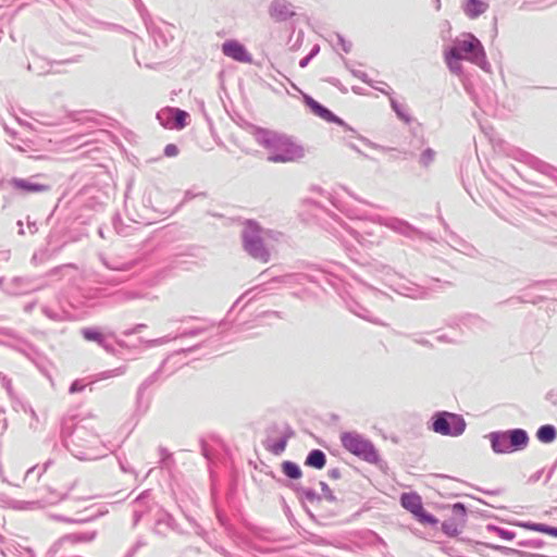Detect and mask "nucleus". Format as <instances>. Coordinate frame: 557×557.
<instances>
[{
    "mask_svg": "<svg viewBox=\"0 0 557 557\" xmlns=\"http://www.w3.org/2000/svg\"><path fill=\"white\" fill-rule=\"evenodd\" d=\"M400 505L413 516L423 508L422 498L416 492L403 493L400 495Z\"/></svg>",
    "mask_w": 557,
    "mask_h": 557,
    "instance_id": "bb28decb",
    "label": "nucleus"
},
{
    "mask_svg": "<svg viewBox=\"0 0 557 557\" xmlns=\"http://www.w3.org/2000/svg\"><path fill=\"white\" fill-rule=\"evenodd\" d=\"M281 470L289 480H299L302 476L301 468L295 461L284 460L281 463Z\"/></svg>",
    "mask_w": 557,
    "mask_h": 557,
    "instance_id": "c9c22d12",
    "label": "nucleus"
},
{
    "mask_svg": "<svg viewBox=\"0 0 557 557\" xmlns=\"http://www.w3.org/2000/svg\"><path fill=\"white\" fill-rule=\"evenodd\" d=\"M189 521L195 524L196 527V534L200 536L202 540H205L209 545H212V541L209 536V533L199 524H197L193 519H189Z\"/></svg>",
    "mask_w": 557,
    "mask_h": 557,
    "instance_id": "052dcab7",
    "label": "nucleus"
},
{
    "mask_svg": "<svg viewBox=\"0 0 557 557\" xmlns=\"http://www.w3.org/2000/svg\"><path fill=\"white\" fill-rule=\"evenodd\" d=\"M337 44L342 47L345 53H349L352 48V44L349 40H346L343 35L336 34Z\"/></svg>",
    "mask_w": 557,
    "mask_h": 557,
    "instance_id": "680f3d73",
    "label": "nucleus"
},
{
    "mask_svg": "<svg viewBox=\"0 0 557 557\" xmlns=\"http://www.w3.org/2000/svg\"><path fill=\"white\" fill-rule=\"evenodd\" d=\"M293 435L294 431L289 426H287L285 433L280 438L273 442L268 441L264 444L265 448L273 455H281L285 450L287 442Z\"/></svg>",
    "mask_w": 557,
    "mask_h": 557,
    "instance_id": "7c9ffc66",
    "label": "nucleus"
},
{
    "mask_svg": "<svg viewBox=\"0 0 557 557\" xmlns=\"http://www.w3.org/2000/svg\"><path fill=\"white\" fill-rule=\"evenodd\" d=\"M206 331H207L206 327H193L189 330H184L183 332L176 334L175 336L166 335V336H163L160 338L146 341V344L149 347H154V346H159V345L165 344L170 341L181 338V337H195V336H198V335L205 333Z\"/></svg>",
    "mask_w": 557,
    "mask_h": 557,
    "instance_id": "a878e982",
    "label": "nucleus"
},
{
    "mask_svg": "<svg viewBox=\"0 0 557 557\" xmlns=\"http://www.w3.org/2000/svg\"><path fill=\"white\" fill-rule=\"evenodd\" d=\"M85 386L86 385L81 380H75L71 383L69 392L71 394L79 393L84 391Z\"/></svg>",
    "mask_w": 557,
    "mask_h": 557,
    "instance_id": "0e129e2a",
    "label": "nucleus"
},
{
    "mask_svg": "<svg viewBox=\"0 0 557 557\" xmlns=\"http://www.w3.org/2000/svg\"><path fill=\"white\" fill-rule=\"evenodd\" d=\"M216 519L221 527L225 529L227 533H232L234 531L233 525L230 523L228 518L221 510H216Z\"/></svg>",
    "mask_w": 557,
    "mask_h": 557,
    "instance_id": "6e6d98bb",
    "label": "nucleus"
},
{
    "mask_svg": "<svg viewBox=\"0 0 557 557\" xmlns=\"http://www.w3.org/2000/svg\"><path fill=\"white\" fill-rule=\"evenodd\" d=\"M82 336L88 342L97 343L108 354L115 356L117 354L113 343L109 341L115 337L114 333L104 334L98 327H84L81 330Z\"/></svg>",
    "mask_w": 557,
    "mask_h": 557,
    "instance_id": "2eb2a0df",
    "label": "nucleus"
},
{
    "mask_svg": "<svg viewBox=\"0 0 557 557\" xmlns=\"http://www.w3.org/2000/svg\"><path fill=\"white\" fill-rule=\"evenodd\" d=\"M151 490L143 491L132 503L136 508L133 510V528L137 527L143 517L151 510Z\"/></svg>",
    "mask_w": 557,
    "mask_h": 557,
    "instance_id": "f3484780",
    "label": "nucleus"
},
{
    "mask_svg": "<svg viewBox=\"0 0 557 557\" xmlns=\"http://www.w3.org/2000/svg\"><path fill=\"white\" fill-rule=\"evenodd\" d=\"M460 528L461 525L460 523L457 522V519L455 517H451L443 521L441 524L442 532L448 537L458 536L461 532Z\"/></svg>",
    "mask_w": 557,
    "mask_h": 557,
    "instance_id": "58836bf2",
    "label": "nucleus"
},
{
    "mask_svg": "<svg viewBox=\"0 0 557 557\" xmlns=\"http://www.w3.org/2000/svg\"><path fill=\"white\" fill-rule=\"evenodd\" d=\"M426 428L442 436L458 437L465 433L467 422L459 413L438 410L431 416L426 422Z\"/></svg>",
    "mask_w": 557,
    "mask_h": 557,
    "instance_id": "423d86ee",
    "label": "nucleus"
},
{
    "mask_svg": "<svg viewBox=\"0 0 557 557\" xmlns=\"http://www.w3.org/2000/svg\"><path fill=\"white\" fill-rule=\"evenodd\" d=\"M517 545L519 547H524V548L540 549V548L544 547L545 542L542 539H530V540L518 541Z\"/></svg>",
    "mask_w": 557,
    "mask_h": 557,
    "instance_id": "de8ad7c7",
    "label": "nucleus"
},
{
    "mask_svg": "<svg viewBox=\"0 0 557 557\" xmlns=\"http://www.w3.org/2000/svg\"><path fill=\"white\" fill-rule=\"evenodd\" d=\"M169 530L181 532L175 518L170 512L161 510L156 519L152 532L158 536L166 537Z\"/></svg>",
    "mask_w": 557,
    "mask_h": 557,
    "instance_id": "a211bd4d",
    "label": "nucleus"
},
{
    "mask_svg": "<svg viewBox=\"0 0 557 557\" xmlns=\"http://www.w3.org/2000/svg\"><path fill=\"white\" fill-rule=\"evenodd\" d=\"M252 135L257 144L268 151L269 162L288 163L305 157V148L285 134L256 127Z\"/></svg>",
    "mask_w": 557,
    "mask_h": 557,
    "instance_id": "f03ea898",
    "label": "nucleus"
},
{
    "mask_svg": "<svg viewBox=\"0 0 557 557\" xmlns=\"http://www.w3.org/2000/svg\"><path fill=\"white\" fill-rule=\"evenodd\" d=\"M44 281L37 276H15L5 282L0 278V287L4 293L11 296L25 295L36 292L44 287Z\"/></svg>",
    "mask_w": 557,
    "mask_h": 557,
    "instance_id": "1a4fd4ad",
    "label": "nucleus"
},
{
    "mask_svg": "<svg viewBox=\"0 0 557 557\" xmlns=\"http://www.w3.org/2000/svg\"><path fill=\"white\" fill-rule=\"evenodd\" d=\"M138 259H133L129 261H116V260H107L102 259L103 265L111 270V271H117V272H127L133 270L138 264Z\"/></svg>",
    "mask_w": 557,
    "mask_h": 557,
    "instance_id": "72a5a7b5",
    "label": "nucleus"
},
{
    "mask_svg": "<svg viewBox=\"0 0 557 557\" xmlns=\"http://www.w3.org/2000/svg\"><path fill=\"white\" fill-rule=\"evenodd\" d=\"M451 511L455 516H459L461 519H460V525L461 528L465 527L466 524V521H467V513H468V509L466 507V505L463 503H455L453 506H451Z\"/></svg>",
    "mask_w": 557,
    "mask_h": 557,
    "instance_id": "49530a36",
    "label": "nucleus"
},
{
    "mask_svg": "<svg viewBox=\"0 0 557 557\" xmlns=\"http://www.w3.org/2000/svg\"><path fill=\"white\" fill-rule=\"evenodd\" d=\"M96 535H97L96 531L70 533V534L62 536L53 545L52 549L54 552H57L59 546H62L63 544H66V543H70V544L88 543V542L94 541Z\"/></svg>",
    "mask_w": 557,
    "mask_h": 557,
    "instance_id": "393cba45",
    "label": "nucleus"
},
{
    "mask_svg": "<svg viewBox=\"0 0 557 557\" xmlns=\"http://www.w3.org/2000/svg\"><path fill=\"white\" fill-rule=\"evenodd\" d=\"M346 307L355 315L372 323L380 324V322L372 317V312L357 300L352 298L346 300Z\"/></svg>",
    "mask_w": 557,
    "mask_h": 557,
    "instance_id": "c756f323",
    "label": "nucleus"
},
{
    "mask_svg": "<svg viewBox=\"0 0 557 557\" xmlns=\"http://www.w3.org/2000/svg\"><path fill=\"white\" fill-rule=\"evenodd\" d=\"M391 107L393 111L395 112L396 116L403 121L405 124L409 125L413 119L408 112V109L405 104L399 103L396 99L393 97H389Z\"/></svg>",
    "mask_w": 557,
    "mask_h": 557,
    "instance_id": "4c0bfd02",
    "label": "nucleus"
},
{
    "mask_svg": "<svg viewBox=\"0 0 557 557\" xmlns=\"http://www.w3.org/2000/svg\"><path fill=\"white\" fill-rule=\"evenodd\" d=\"M178 147L174 144H168L163 151L165 157H175L178 154Z\"/></svg>",
    "mask_w": 557,
    "mask_h": 557,
    "instance_id": "69168bd1",
    "label": "nucleus"
},
{
    "mask_svg": "<svg viewBox=\"0 0 557 557\" xmlns=\"http://www.w3.org/2000/svg\"><path fill=\"white\" fill-rule=\"evenodd\" d=\"M289 487L293 490V492L296 494V496L302 504L305 502L319 503L322 500V496L311 487H304L300 484L294 483H292Z\"/></svg>",
    "mask_w": 557,
    "mask_h": 557,
    "instance_id": "cd10ccee",
    "label": "nucleus"
},
{
    "mask_svg": "<svg viewBox=\"0 0 557 557\" xmlns=\"http://www.w3.org/2000/svg\"><path fill=\"white\" fill-rule=\"evenodd\" d=\"M125 371H126V367H124V366L115 368L113 370L103 371L98 374L97 380H107L110 377L119 376V375L124 374Z\"/></svg>",
    "mask_w": 557,
    "mask_h": 557,
    "instance_id": "864d4df0",
    "label": "nucleus"
},
{
    "mask_svg": "<svg viewBox=\"0 0 557 557\" xmlns=\"http://www.w3.org/2000/svg\"><path fill=\"white\" fill-rule=\"evenodd\" d=\"M42 313L52 321H62L63 320V312L55 311L47 306H44L41 308Z\"/></svg>",
    "mask_w": 557,
    "mask_h": 557,
    "instance_id": "4d7b16f0",
    "label": "nucleus"
},
{
    "mask_svg": "<svg viewBox=\"0 0 557 557\" xmlns=\"http://www.w3.org/2000/svg\"><path fill=\"white\" fill-rule=\"evenodd\" d=\"M244 250L255 260L267 263L270 260V251L262 238V227L255 220H246L242 231Z\"/></svg>",
    "mask_w": 557,
    "mask_h": 557,
    "instance_id": "6e6552de",
    "label": "nucleus"
},
{
    "mask_svg": "<svg viewBox=\"0 0 557 557\" xmlns=\"http://www.w3.org/2000/svg\"><path fill=\"white\" fill-rule=\"evenodd\" d=\"M494 454L505 455L521 451L528 447L530 436L524 429L516 428L506 431H493L486 435Z\"/></svg>",
    "mask_w": 557,
    "mask_h": 557,
    "instance_id": "39448f33",
    "label": "nucleus"
},
{
    "mask_svg": "<svg viewBox=\"0 0 557 557\" xmlns=\"http://www.w3.org/2000/svg\"><path fill=\"white\" fill-rule=\"evenodd\" d=\"M189 114L178 108L165 107L157 113L159 123L169 129H183L187 125Z\"/></svg>",
    "mask_w": 557,
    "mask_h": 557,
    "instance_id": "9b49d317",
    "label": "nucleus"
},
{
    "mask_svg": "<svg viewBox=\"0 0 557 557\" xmlns=\"http://www.w3.org/2000/svg\"><path fill=\"white\" fill-rule=\"evenodd\" d=\"M413 517L417 521L424 525L436 527L438 524V519L433 513L426 511L424 507Z\"/></svg>",
    "mask_w": 557,
    "mask_h": 557,
    "instance_id": "79ce46f5",
    "label": "nucleus"
},
{
    "mask_svg": "<svg viewBox=\"0 0 557 557\" xmlns=\"http://www.w3.org/2000/svg\"><path fill=\"white\" fill-rule=\"evenodd\" d=\"M440 32H441V38L443 40H449L450 39V32H451V25L449 21L445 20L442 21L440 24Z\"/></svg>",
    "mask_w": 557,
    "mask_h": 557,
    "instance_id": "bf43d9fd",
    "label": "nucleus"
},
{
    "mask_svg": "<svg viewBox=\"0 0 557 557\" xmlns=\"http://www.w3.org/2000/svg\"><path fill=\"white\" fill-rule=\"evenodd\" d=\"M216 553L221 554L224 557H233V555L225 549L223 546L215 544L212 542V545H210Z\"/></svg>",
    "mask_w": 557,
    "mask_h": 557,
    "instance_id": "774afa93",
    "label": "nucleus"
},
{
    "mask_svg": "<svg viewBox=\"0 0 557 557\" xmlns=\"http://www.w3.org/2000/svg\"><path fill=\"white\" fill-rule=\"evenodd\" d=\"M326 82L330 83L332 86L336 87L341 92H343V94L348 92L347 87H345L338 78L329 77V78H326Z\"/></svg>",
    "mask_w": 557,
    "mask_h": 557,
    "instance_id": "e2e57ef3",
    "label": "nucleus"
},
{
    "mask_svg": "<svg viewBox=\"0 0 557 557\" xmlns=\"http://www.w3.org/2000/svg\"><path fill=\"white\" fill-rule=\"evenodd\" d=\"M434 158L435 151L432 148H426L422 151L419 162L422 166L428 168L434 161Z\"/></svg>",
    "mask_w": 557,
    "mask_h": 557,
    "instance_id": "603ef678",
    "label": "nucleus"
},
{
    "mask_svg": "<svg viewBox=\"0 0 557 557\" xmlns=\"http://www.w3.org/2000/svg\"><path fill=\"white\" fill-rule=\"evenodd\" d=\"M161 371H162V367L157 369L152 374H150L147 379H145L138 388H140L141 391H147V388H149L152 384H154L157 382Z\"/></svg>",
    "mask_w": 557,
    "mask_h": 557,
    "instance_id": "5fc2aeb1",
    "label": "nucleus"
},
{
    "mask_svg": "<svg viewBox=\"0 0 557 557\" xmlns=\"http://www.w3.org/2000/svg\"><path fill=\"white\" fill-rule=\"evenodd\" d=\"M159 454H160V461H159L160 468L171 470L172 467L175 465L173 455L165 447H159Z\"/></svg>",
    "mask_w": 557,
    "mask_h": 557,
    "instance_id": "37998d69",
    "label": "nucleus"
},
{
    "mask_svg": "<svg viewBox=\"0 0 557 557\" xmlns=\"http://www.w3.org/2000/svg\"><path fill=\"white\" fill-rule=\"evenodd\" d=\"M128 276H111V277H104L99 281L101 284H109L113 286H117L120 284H123L128 281Z\"/></svg>",
    "mask_w": 557,
    "mask_h": 557,
    "instance_id": "13d9d810",
    "label": "nucleus"
},
{
    "mask_svg": "<svg viewBox=\"0 0 557 557\" xmlns=\"http://www.w3.org/2000/svg\"><path fill=\"white\" fill-rule=\"evenodd\" d=\"M535 435L539 442L550 444L557 438V429L553 424H544L537 429Z\"/></svg>",
    "mask_w": 557,
    "mask_h": 557,
    "instance_id": "f704fd0d",
    "label": "nucleus"
},
{
    "mask_svg": "<svg viewBox=\"0 0 557 557\" xmlns=\"http://www.w3.org/2000/svg\"><path fill=\"white\" fill-rule=\"evenodd\" d=\"M444 60L448 67V70L456 75H461L463 73V67L461 64V58L451 51L449 48L444 51Z\"/></svg>",
    "mask_w": 557,
    "mask_h": 557,
    "instance_id": "473e14b6",
    "label": "nucleus"
},
{
    "mask_svg": "<svg viewBox=\"0 0 557 557\" xmlns=\"http://www.w3.org/2000/svg\"><path fill=\"white\" fill-rule=\"evenodd\" d=\"M326 460L325 453L321 449L314 448L308 453L305 459V466L321 470L325 467Z\"/></svg>",
    "mask_w": 557,
    "mask_h": 557,
    "instance_id": "2f4dec72",
    "label": "nucleus"
},
{
    "mask_svg": "<svg viewBox=\"0 0 557 557\" xmlns=\"http://www.w3.org/2000/svg\"><path fill=\"white\" fill-rule=\"evenodd\" d=\"M323 281H326V275L324 272L320 270H314L312 273H290L281 276H274L262 283L253 286L252 288L246 290L233 305L231 310L228 311V315L233 311L235 307H237L240 302L245 301L242 309H244L249 302L253 301L261 294L272 293L280 288L281 285H293L300 284L304 285L307 282H312L318 285H321Z\"/></svg>",
    "mask_w": 557,
    "mask_h": 557,
    "instance_id": "7ed1b4c3",
    "label": "nucleus"
},
{
    "mask_svg": "<svg viewBox=\"0 0 557 557\" xmlns=\"http://www.w3.org/2000/svg\"><path fill=\"white\" fill-rule=\"evenodd\" d=\"M488 9V4L482 0H465L462 4L463 13L469 18H476Z\"/></svg>",
    "mask_w": 557,
    "mask_h": 557,
    "instance_id": "c85d7f7f",
    "label": "nucleus"
},
{
    "mask_svg": "<svg viewBox=\"0 0 557 557\" xmlns=\"http://www.w3.org/2000/svg\"><path fill=\"white\" fill-rule=\"evenodd\" d=\"M302 100L306 107H308L314 115L319 116L320 119L329 123H334L336 125L344 127L347 131L355 133V129L351 128L342 117L337 116L329 108L313 99L310 95L304 94Z\"/></svg>",
    "mask_w": 557,
    "mask_h": 557,
    "instance_id": "f8f14e48",
    "label": "nucleus"
},
{
    "mask_svg": "<svg viewBox=\"0 0 557 557\" xmlns=\"http://www.w3.org/2000/svg\"><path fill=\"white\" fill-rule=\"evenodd\" d=\"M448 48L462 60L471 62L486 73H491V64L487 61L485 49L472 33H462L460 37L453 40V45Z\"/></svg>",
    "mask_w": 557,
    "mask_h": 557,
    "instance_id": "20e7f679",
    "label": "nucleus"
},
{
    "mask_svg": "<svg viewBox=\"0 0 557 557\" xmlns=\"http://www.w3.org/2000/svg\"><path fill=\"white\" fill-rule=\"evenodd\" d=\"M446 324L451 329L462 330L465 327L469 331H485L488 326V323L483 318L473 313L450 318Z\"/></svg>",
    "mask_w": 557,
    "mask_h": 557,
    "instance_id": "4468645a",
    "label": "nucleus"
},
{
    "mask_svg": "<svg viewBox=\"0 0 557 557\" xmlns=\"http://www.w3.org/2000/svg\"><path fill=\"white\" fill-rule=\"evenodd\" d=\"M145 392L146 391L138 388L136 393L135 413L139 417L144 416L148 411L151 403V397L146 396Z\"/></svg>",
    "mask_w": 557,
    "mask_h": 557,
    "instance_id": "e433bc0d",
    "label": "nucleus"
},
{
    "mask_svg": "<svg viewBox=\"0 0 557 557\" xmlns=\"http://www.w3.org/2000/svg\"><path fill=\"white\" fill-rule=\"evenodd\" d=\"M12 507L17 510H33L35 508L41 507L40 502H24V500H14Z\"/></svg>",
    "mask_w": 557,
    "mask_h": 557,
    "instance_id": "8fccbe9b",
    "label": "nucleus"
},
{
    "mask_svg": "<svg viewBox=\"0 0 557 557\" xmlns=\"http://www.w3.org/2000/svg\"><path fill=\"white\" fill-rule=\"evenodd\" d=\"M342 61L345 65V67L351 73V75L354 77H357L359 78L361 82H363L364 84L369 85V86H372V79L369 78L368 74L364 73V72H361V71H358V70H355L350 66V63H349V60H347L346 58L342 57Z\"/></svg>",
    "mask_w": 557,
    "mask_h": 557,
    "instance_id": "c03bdc74",
    "label": "nucleus"
},
{
    "mask_svg": "<svg viewBox=\"0 0 557 557\" xmlns=\"http://www.w3.org/2000/svg\"><path fill=\"white\" fill-rule=\"evenodd\" d=\"M222 52L224 55L242 63H250L251 54L246 47L236 39H228L222 44Z\"/></svg>",
    "mask_w": 557,
    "mask_h": 557,
    "instance_id": "dca6fc26",
    "label": "nucleus"
},
{
    "mask_svg": "<svg viewBox=\"0 0 557 557\" xmlns=\"http://www.w3.org/2000/svg\"><path fill=\"white\" fill-rule=\"evenodd\" d=\"M10 185L22 194H35L50 190V186L47 184H40L30 180L18 177L11 178Z\"/></svg>",
    "mask_w": 557,
    "mask_h": 557,
    "instance_id": "4be33fe9",
    "label": "nucleus"
},
{
    "mask_svg": "<svg viewBox=\"0 0 557 557\" xmlns=\"http://www.w3.org/2000/svg\"><path fill=\"white\" fill-rule=\"evenodd\" d=\"M341 444L345 450L368 463L379 465L381 461V456L374 444L358 432H343Z\"/></svg>",
    "mask_w": 557,
    "mask_h": 557,
    "instance_id": "0eeeda50",
    "label": "nucleus"
},
{
    "mask_svg": "<svg viewBox=\"0 0 557 557\" xmlns=\"http://www.w3.org/2000/svg\"><path fill=\"white\" fill-rule=\"evenodd\" d=\"M95 296L97 297H114L117 302H125L135 300L141 297L140 293L136 290L119 289L115 292H109L107 287H97L95 289Z\"/></svg>",
    "mask_w": 557,
    "mask_h": 557,
    "instance_id": "b1692460",
    "label": "nucleus"
},
{
    "mask_svg": "<svg viewBox=\"0 0 557 557\" xmlns=\"http://www.w3.org/2000/svg\"><path fill=\"white\" fill-rule=\"evenodd\" d=\"M41 372H47L48 360L35 346L30 350L28 358Z\"/></svg>",
    "mask_w": 557,
    "mask_h": 557,
    "instance_id": "ea45409f",
    "label": "nucleus"
},
{
    "mask_svg": "<svg viewBox=\"0 0 557 557\" xmlns=\"http://www.w3.org/2000/svg\"><path fill=\"white\" fill-rule=\"evenodd\" d=\"M269 14L275 22L281 23L292 18L296 13L286 0H273L269 8Z\"/></svg>",
    "mask_w": 557,
    "mask_h": 557,
    "instance_id": "412c9836",
    "label": "nucleus"
},
{
    "mask_svg": "<svg viewBox=\"0 0 557 557\" xmlns=\"http://www.w3.org/2000/svg\"><path fill=\"white\" fill-rule=\"evenodd\" d=\"M145 545L146 542L141 539H138L136 543L132 546V548L128 550L125 557H133L137 553V550Z\"/></svg>",
    "mask_w": 557,
    "mask_h": 557,
    "instance_id": "338daca9",
    "label": "nucleus"
},
{
    "mask_svg": "<svg viewBox=\"0 0 557 557\" xmlns=\"http://www.w3.org/2000/svg\"><path fill=\"white\" fill-rule=\"evenodd\" d=\"M2 544L0 553L3 557H35L32 548L24 547L16 542H0Z\"/></svg>",
    "mask_w": 557,
    "mask_h": 557,
    "instance_id": "5701e85b",
    "label": "nucleus"
},
{
    "mask_svg": "<svg viewBox=\"0 0 557 557\" xmlns=\"http://www.w3.org/2000/svg\"><path fill=\"white\" fill-rule=\"evenodd\" d=\"M513 524L517 527H520L522 529L535 531V532H540V533H544V529L546 525V523L533 522V521H516Z\"/></svg>",
    "mask_w": 557,
    "mask_h": 557,
    "instance_id": "a18cd8bd",
    "label": "nucleus"
},
{
    "mask_svg": "<svg viewBox=\"0 0 557 557\" xmlns=\"http://www.w3.org/2000/svg\"><path fill=\"white\" fill-rule=\"evenodd\" d=\"M147 29L153 39L157 47H166L170 40L173 39V36L170 32V26L165 23L157 24L151 22L150 24H146Z\"/></svg>",
    "mask_w": 557,
    "mask_h": 557,
    "instance_id": "6ab92c4d",
    "label": "nucleus"
},
{
    "mask_svg": "<svg viewBox=\"0 0 557 557\" xmlns=\"http://www.w3.org/2000/svg\"><path fill=\"white\" fill-rule=\"evenodd\" d=\"M302 536L307 542H310L318 546H323L327 544V541L325 539L307 530H304Z\"/></svg>",
    "mask_w": 557,
    "mask_h": 557,
    "instance_id": "3c124183",
    "label": "nucleus"
},
{
    "mask_svg": "<svg viewBox=\"0 0 557 557\" xmlns=\"http://www.w3.org/2000/svg\"><path fill=\"white\" fill-rule=\"evenodd\" d=\"M392 287L397 294L414 299L424 298L428 295V290L424 287H421L410 281L400 280Z\"/></svg>",
    "mask_w": 557,
    "mask_h": 557,
    "instance_id": "aec40b11",
    "label": "nucleus"
},
{
    "mask_svg": "<svg viewBox=\"0 0 557 557\" xmlns=\"http://www.w3.org/2000/svg\"><path fill=\"white\" fill-rule=\"evenodd\" d=\"M485 529L487 532L495 533L505 541H512L516 537V532L508 529H504L496 524L488 523L486 524Z\"/></svg>",
    "mask_w": 557,
    "mask_h": 557,
    "instance_id": "a19ab883",
    "label": "nucleus"
},
{
    "mask_svg": "<svg viewBox=\"0 0 557 557\" xmlns=\"http://www.w3.org/2000/svg\"><path fill=\"white\" fill-rule=\"evenodd\" d=\"M319 485L322 491V499L324 498L329 503H337L338 498L335 496L334 492L330 488V486L324 482L320 481Z\"/></svg>",
    "mask_w": 557,
    "mask_h": 557,
    "instance_id": "09e8293b",
    "label": "nucleus"
},
{
    "mask_svg": "<svg viewBox=\"0 0 557 557\" xmlns=\"http://www.w3.org/2000/svg\"><path fill=\"white\" fill-rule=\"evenodd\" d=\"M376 221L381 225H384V226L391 228L392 231H394L395 233L403 235L407 238H423L424 237V234L422 231H420L416 226L411 225L406 220H403L399 218H394V216H391V218L376 216Z\"/></svg>",
    "mask_w": 557,
    "mask_h": 557,
    "instance_id": "ddd939ff",
    "label": "nucleus"
},
{
    "mask_svg": "<svg viewBox=\"0 0 557 557\" xmlns=\"http://www.w3.org/2000/svg\"><path fill=\"white\" fill-rule=\"evenodd\" d=\"M507 154L515 160L528 164L530 168L550 177L553 181L557 183V169L550 165L549 163H546L541 159L536 158L535 156L516 147L509 148Z\"/></svg>",
    "mask_w": 557,
    "mask_h": 557,
    "instance_id": "9d476101",
    "label": "nucleus"
},
{
    "mask_svg": "<svg viewBox=\"0 0 557 557\" xmlns=\"http://www.w3.org/2000/svg\"><path fill=\"white\" fill-rule=\"evenodd\" d=\"M72 419H64L61 424V441L63 446L79 460H92L99 457L100 438L95 429L86 420L70 424Z\"/></svg>",
    "mask_w": 557,
    "mask_h": 557,
    "instance_id": "f257e3e1",
    "label": "nucleus"
}]
</instances>
